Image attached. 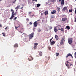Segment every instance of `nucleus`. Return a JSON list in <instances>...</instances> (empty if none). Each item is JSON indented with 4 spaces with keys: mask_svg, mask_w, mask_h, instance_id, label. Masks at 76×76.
Masks as SVG:
<instances>
[{
    "mask_svg": "<svg viewBox=\"0 0 76 76\" xmlns=\"http://www.w3.org/2000/svg\"><path fill=\"white\" fill-rule=\"evenodd\" d=\"M66 65L67 66V67H68L69 69H70L73 67V64L72 62H70L69 64V62L68 61H66Z\"/></svg>",
    "mask_w": 76,
    "mask_h": 76,
    "instance_id": "f257e3e1",
    "label": "nucleus"
},
{
    "mask_svg": "<svg viewBox=\"0 0 76 76\" xmlns=\"http://www.w3.org/2000/svg\"><path fill=\"white\" fill-rule=\"evenodd\" d=\"M34 34V33H32L28 35L29 38L30 39H31L33 38Z\"/></svg>",
    "mask_w": 76,
    "mask_h": 76,
    "instance_id": "f03ea898",
    "label": "nucleus"
},
{
    "mask_svg": "<svg viewBox=\"0 0 76 76\" xmlns=\"http://www.w3.org/2000/svg\"><path fill=\"white\" fill-rule=\"evenodd\" d=\"M68 42L70 44H72V38H69L68 39Z\"/></svg>",
    "mask_w": 76,
    "mask_h": 76,
    "instance_id": "7ed1b4c3",
    "label": "nucleus"
},
{
    "mask_svg": "<svg viewBox=\"0 0 76 76\" xmlns=\"http://www.w3.org/2000/svg\"><path fill=\"white\" fill-rule=\"evenodd\" d=\"M33 25L34 27H37L38 25V23H37V21L34 22L33 23Z\"/></svg>",
    "mask_w": 76,
    "mask_h": 76,
    "instance_id": "20e7f679",
    "label": "nucleus"
},
{
    "mask_svg": "<svg viewBox=\"0 0 76 76\" xmlns=\"http://www.w3.org/2000/svg\"><path fill=\"white\" fill-rule=\"evenodd\" d=\"M33 59V57L31 55H30L29 56V57L28 58V60L29 61H31Z\"/></svg>",
    "mask_w": 76,
    "mask_h": 76,
    "instance_id": "39448f33",
    "label": "nucleus"
},
{
    "mask_svg": "<svg viewBox=\"0 0 76 76\" xmlns=\"http://www.w3.org/2000/svg\"><path fill=\"white\" fill-rule=\"evenodd\" d=\"M12 13V16H12L13 17H14V15H15V13H14V11L13 10H11Z\"/></svg>",
    "mask_w": 76,
    "mask_h": 76,
    "instance_id": "423d86ee",
    "label": "nucleus"
},
{
    "mask_svg": "<svg viewBox=\"0 0 76 76\" xmlns=\"http://www.w3.org/2000/svg\"><path fill=\"white\" fill-rule=\"evenodd\" d=\"M38 45L37 43H35L34 44V46L33 48L34 49H36L37 48V46Z\"/></svg>",
    "mask_w": 76,
    "mask_h": 76,
    "instance_id": "0eeeda50",
    "label": "nucleus"
},
{
    "mask_svg": "<svg viewBox=\"0 0 76 76\" xmlns=\"http://www.w3.org/2000/svg\"><path fill=\"white\" fill-rule=\"evenodd\" d=\"M54 31L56 33L57 32V31H58V30L57 29V27H55L54 28Z\"/></svg>",
    "mask_w": 76,
    "mask_h": 76,
    "instance_id": "6e6552de",
    "label": "nucleus"
},
{
    "mask_svg": "<svg viewBox=\"0 0 76 76\" xmlns=\"http://www.w3.org/2000/svg\"><path fill=\"white\" fill-rule=\"evenodd\" d=\"M69 56H71V57H72V58H73V56H72V54L70 53L68 54L66 56V58H67V57H68Z\"/></svg>",
    "mask_w": 76,
    "mask_h": 76,
    "instance_id": "1a4fd4ad",
    "label": "nucleus"
},
{
    "mask_svg": "<svg viewBox=\"0 0 76 76\" xmlns=\"http://www.w3.org/2000/svg\"><path fill=\"white\" fill-rule=\"evenodd\" d=\"M64 4V0H62L61 2V5L62 6H63V5Z\"/></svg>",
    "mask_w": 76,
    "mask_h": 76,
    "instance_id": "9d476101",
    "label": "nucleus"
},
{
    "mask_svg": "<svg viewBox=\"0 0 76 76\" xmlns=\"http://www.w3.org/2000/svg\"><path fill=\"white\" fill-rule=\"evenodd\" d=\"M44 14L45 15H48V11H46L45 12H44Z\"/></svg>",
    "mask_w": 76,
    "mask_h": 76,
    "instance_id": "9b49d317",
    "label": "nucleus"
},
{
    "mask_svg": "<svg viewBox=\"0 0 76 76\" xmlns=\"http://www.w3.org/2000/svg\"><path fill=\"white\" fill-rule=\"evenodd\" d=\"M67 29L68 30H69L70 29V27L69 26H66L65 29Z\"/></svg>",
    "mask_w": 76,
    "mask_h": 76,
    "instance_id": "f8f14e48",
    "label": "nucleus"
},
{
    "mask_svg": "<svg viewBox=\"0 0 76 76\" xmlns=\"http://www.w3.org/2000/svg\"><path fill=\"white\" fill-rule=\"evenodd\" d=\"M67 10V7H65L63 8V11H65V10Z\"/></svg>",
    "mask_w": 76,
    "mask_h": 76,
    "instance_id": "ddd939ff",
    "label": "nucleus"
},
{
    "mask_svg": "<svg viewBox=\"0 0 76 76\" xmlns=\"http://www.w3.org/2000/svg\"><path fill=\"white\" fill-rule=\"evenodd\" d=\"M55 37L56 40H58V36H57V35H55Z\"/></svg>",
    "mask_w": 76,
    "mask_h": 76,
    "instance_id": "4468645a",
    "label": "nucleus"
},
{
    "mask_svg": "<svg viewBox=\"0 0 76 76\" xmlns=\"http://www.w3.org/2000/svg\"><path fill=\"white\" fill-rule=\"evenodd\" d=\"M56 13V10H53V11L51 13L52 14V15H54V14H55Z\"/></svg>",
    "mask_w": 76,
    "mask_h": 76,
    "instance_id": "2eb2a0df",
    "label": "nucleus"
},
{
    "mask_svg": "<svg viewBox=\"0 0 76 76\" xmlns=\"http://www.w3.org/2000/svg\"><path fill=\"white\" fill-rule=\"evenodd\" d=\"M61 40L63 41H65V37L64 36H63Z\"/></svg>",
    "mask_w": 76,
    "mask_h": 76,
    "instance_id": "dca6fc26",
    "label": "nucleus"
},
{
    "mask_svg": "<svg viewBox=\"0 0 76 76\" xmlns=\"http://www.w3.org/2000/svg\"><path fill=\"white\" fill-rule=\"evenodd\" d=\"M67 20V18H62V21H66Z\"/></svg>",
    "mask_w": 76,
    "mask_h": 76,
    "instance_id": "f3484780",
    "label": "nucleus"
},
{
    "mask_svg": "<svg viewBox=\"0 0 76 76\" xmlns=\"http://www.w3.org/2000/svg\"><path fill=\"white\" fill-rule=\"evenodd\" d=\"M55 44V42L53 40L51 42L50 44H51V45H53V44Z\"/></svg>",
    "mask_w": 76,
    "mask_h": 76,
    "instance_id": "a211bd4d",
    "label": "nucleus"
},
{
    "mask_svg": "<svg viewBox=\"0 0 76 76\" xmlns=\"http://www.w3.org/2000/svg\"><path fill=\"white\" fill-rule=\"evenodd\" d=\"M19 26H20V25L19 24H18V26H15V29H17L18 28V27H19Z\"/></svg>",
    "mask_w": 76,
    "mask_h": 76,
    "instance_id": "6ab92c4d",
    "label": "nucleus"
},
{
    "mask_svg": "<svg viewBox=\"0 0 76 76\" xmlns=\"http://www.w3.org/2000/svg\"><path fill=\"white\" fill-rule=\"evenodd\" d=\"M20 6V5H18L15 8V9H16L17 10H18Z\"/></svg>",
    "mask_w": 76,
    "mask_h": 76,
    "instance_id": "aec40b11",
    "label": "nucleus"
},
{
    "mask_svg": "<svg viewBox=\"0 0 76 76\" xmlns=\"http://www.w3.org/2000/svg\"><path fill=\"white\" fill-rule=\"evenodd\" d=\"M48 49H49L50 50H51V48L50 46H48Z\"/></svg>",
    "mask_w": 76,
    "mask_h": 76,
    "instance_id": "412c9836",
    "label": "nucleus"
},
{
    "mask_svg": "<svg viewBox=\"0 0 76 76\" xmlns=\"http://www.w3.org/2000/svg\"><path fill=\"white\" fill-rule=\"evenodd\" d=\"M58 30H60L62 31V32H63V28H59L58 29Z\"/></svg>",
    "mask_w": 76,
    "mask_h": 76,
    "instance_id": "4be33fe9",
    "label": "nucleus"
},
{
    "mask_svg": "<svg viewBox=\"0 0 76 76\" xmlns=\"http://www.w3.org/2000/svg\"><path fill=\"white\" fill-rule=\"evenodd\" d=\"M41 6V4H38L37 5V7H39Z\"/></svg>",
    "mask_w": 76,
    "mask_h": 76,
    "instance_id": "5701e85b",
    "label": "nucleus"
},
{
    "mask_svg": "<svg viewBox=\"0 0 76 76\" xmlns=\"http://www.w3.org/2000/svg\"><path fill=\"white\" fill-rule=\"evenodd\" d=\"M64 41V40H61V41L60 42V44H61V45H62V44H63V43Z\"/></svg>",
    "mask_w": 76,
    "mask_h": 76,
    "instance_id": "b1692460",
    "label": "nucleus"
},
{
    "mask_svg": "<svg viewBox=\"0 0 76 76\" xmlns=\"http://www.w3.org/2000/svg\"><path fill=\"white\" fill-rule=\"evenodd\" d=\"M18 44H15L14 47H18Z\"/></svg>",
    "mask_w": 76,
    "mask_h": 76,
    "instance_id": "393cba45",
    "label": "nucleus"
},
{
    "mask_svg": "<svg viewBox=\"0 0 76 76\" xmlns=\"http://www.w3.org/2000/svg\"><path fill=\"white\" fill-rule=\"evenodd\" d=\"M57 10H58V12H59V11H60V8H59V7H58L57 8Z\"/></svg>",
    "mask_w": 76,
    "mask_h": 76,
    "instance_id": "a878e982",
    "label": "nucleus"
},
{
    "mask_svg": "<svg viewBox=\"0 0 76 76\" xmlns=\"http://www.w3.org/2000/svg\"><path fill=\"white\" fill-rule=\"evenodd\" d=\"M41 28H39L38 29V32H41Z\"/></svg>",
    "mask_w": 76,
    "mask_h": 76,
    "instance_id": "bb28decb",
    "label": "nucleus"
},
{
    "mask_svg": "<svg viewBox=\"0 0 76 76\" xmlns=\"http://www.w3.org/2000/svg\"><path fill=\"white\" fill-rule=\"evenodd\" d=\"M2 34L4 37H5V36H6V34L4 33H2Z\"/></svg>",
    "mask_w": 76,
    "mask_h": 76,
    "instance_id": "cd10ccee",
    "label": "nucleus"
},
{
    "mask_svg": "<svg viewBox=\"0 0 76 76\" xmlns=\"http://www.w3.org/2000/svg\"><path fill=\"white\" fill-rule=\"evenodd\" d=\"M39 55H40V56H42V52H40L39 53Z\"/></svg>",
    "mask_w": 76,
    "mask_h": 76,
    "instance_id": "c85d7f7f",
    "label": "nucleus"
},
{
    "mask_svg": "<svg viewBox=\"0 0 76 76\" xmlns=\"http://www.w3.org/2000/svg\"><path fill=\"white\" fill-rule=\"evenodd\" d=\"M13 17L11 16V17L10 18V19L12 20V19H13Z\"/></svg>",
    "mask_w": 76,
    "mask_h": 76,
    "instance_id": "c756f323",
    "label": "nucleus"
},
{
    "mask_svg": "<svg viewBox=\"0 0 76 76\" xmlns=\"http://www.w3.org/2000/svg\"><path fill=\"white\" fill-rule=\"evenodd\" d=\"M74 57L75 58H76V52H75L74 53Z\"/></svg>",
    "mask_w": 76,
    "mask_h": 76,
    "instance_id": "7c9ffc66",
    "label": "nucleus"
},
{
    "mask_svg": "<svg viewBox=\"0 0 76 76\" xmlns=\"http://www.w3.org/2000/svg\"><path fill=\"white\" fill-rule=\"evenodd\" d=\"M5 29H9V27H7L5 28Z\"/></svg>",
    "mask_w": 76,
    "mask_h": 76,
    "instance_id": "2f4dec72",
    "label": "nucleus"
},
{
    "mask_svg": "<svg viewBox=\"0 0 76 76\" xmlns=\"http://www.w3.org/2000/svg\"><path fill=\"white\" fill-rule=\"evenodd\" d=\"M72 10H72V9L69 10V13H70V12H72Z\"/></svg>",
    "mask_w": 76,
    "mask_h": 76,
    "instance_id": "473e14b6",
    "label": "nucleus"
},
{
    "mask_svg": "<svg viewBox=\"0 0 76 76\" xmlns=\"http://www.w3.org/2000/svg\"><path fill=\"white\" fill-rule=\"evenodd\" d=\"M16 19H17V17H15L14 18V20H16Z\"/></svg>",
    "mask_w": 76,
    "mask_h": 76,
    "instance_id": "72a5a7b5",
    "label": "nucleus"
},
{
    "mask_svg": "<svg viewBox=\"0 0 76 76\" xmlns=\"http://www.w3.org/2000/svg\"><path fill=\"white\" fill-rule=\"evenodd\" d=\"M59 55V53H57L56 54V56H58Z\"/></svg>",
    "mask_w": 76,
    "mask_h": 76,
    "instance_id": "f704fd0d",
    "label": "nucleus"
},
{
    "mask_svg": "<svg viewBox=\"0 0 76 76\" xmlns=\"http://www.w3.org/2000/svg\"><path fill=\"white\" fill-rule=\"evenodd\" d=\"M26 20L27 21H29V20L28 18H26Z\"/></svg>",
    "mask_w": 76,
    "mask_h": 76,
    "instance_id": "c9c22d12",
    "label": "nucleus"
},
{
    "mask_svg": "<svg viewBox=\"0 0 76 76\" xmlns=\"http://www.w3.org/2000/svg\"><path fill=\"white\" fill-rule=\"evenodd\" d=\"M29 24H30V25H32V23L31 22H30L29 23Z\"/></svg>",
    "mask_w": 76,
    "mask_h": 76,
    "instance_id": "e433bc0d",
    "label": "nucleus"
},
{
    "mask_svg": "<svg viewBox=\"0 0 76 76\" xmlns=\"http://www.w3.org/2000/svg\"><path fill=\"white\" fill-rule=\"evenodd\" d=\"M52 39H53V38L50 39V42H51V41H52Z\"/></svg>",
    "mask_w": 76,
    "mask_h": 76,
    "instance_id": "4c0bfd02",
    "label": "nucleus"
},
{
    "mask_svg": "<svg viewBox=\"0 0 76 76\" xmlns=\"http://www.w3.org/2000/svg\"><path fill=\"white\" fill-rule=\"evenodd\" d=\"M76 22V18H75L74 20V22Z\"/></svg>",
    "mask_w": 76,
    "mask_h": 76,
    "instance_id": "58836bf2",
    "label": "nucleus"
},
{
    "mask_svg": "<svg viewBox=\"0 0 76 76\" xmlns=\"http://www.w3.org/2000/svg\"><path fill=\"white\" fill-rule=\"evenodd\" d=\"M49 3V1H48L46 3V4H48V3Z\"/></svg>",
    "mask_w": 76,
    "mask_h": 76,
    "instance_id": "ea45409f",
    "label": "nucleus"
},
{
    "mask_svg": "<svg viewBox=\"0 0 76 76\" xmlns=\"http://www.w3.org/2000/svg\"><path fill=\"white\" fill-rule=\"evenodd\" d=\"M0 27H1V28L2 27V25H1V24H0Z\"/></svg>",
    "mask_w": 76,
    "mask_h": 76,
    "instance_id": "a19ab883",
    "label": "nucleus"
},
{
    "mask_svg": "<svg viewBox=\"0 0 76 76\" xmlns=\"http://www.w3.org/2000/svg\"><path fill=\"white\" fill-rule=\"evenodd\" d=\"M23 35H26V34H25V33H23Z\"/></svg>",
    "mask_w": 76,
    "mask_h": 76,
    "instance_id": "79ce46f5",
    "label": "nucleus"
},
{
    "mask_svg": "<svg viewBox=\"0 0 76 76\" xmlns=\"http://www.w3.org/2000/svg\"><path fill=\"white\" fill-rule=\"evenodd\" d=\"M50 29H51L52 28V27H50Z\"/></svg>",
    "mask_w": 76,
    "mask_h": 76,
    "instance_id": "37998d69",
    "label": "nucleus"
},
{
    "mask_svg": "<svg viewBox=\"0 0 76 76\" xmlns=\"http://www.w3.org/2000/svg\"><path fill=\"white\" fill-rule=\"evenodd\" d=\"M31 13H32V12H29V14H31Z\"/></svg>",
    "mask_w": 76,
    "mask_h": 76,
    "instance_id": "c03bdc74",
    "label": "nucleus"
},
{
    "mask_svg": "<svg viewBox=\"0 0 76 76\" xmlns=\"http://www.w3.org/2000/svg\"><path fill=\"white\" fill-rule=\"evenodd\" d=\"M22 6H24V5L23 4H21Z\"/></svg>",
    "mask_w": 76,
    "mask_h": 76,
    "instance_id": "a18cd8bd",
    "label": "nucleus"
},
{
    "mask_svg": "<svg viewBox=\"0 0 76 76\" xmlns=\"http://www.w3.org/2000/svg\"><path fill=\"white\" fill-rule=\"evenodd\" d=\"M51 18H54V16H52Z\"/></svg>",
    "mask_w": 76,
    "mask_h": 76,
    "instance_id": "49530a36",
    "label": "nucleus"
},
{
    "mask_svg": "<svg viewBox=\"0 0 76 76\" xmlns=\"http://www.w3.org/2000/svg\"><path fill=\"white\" fill-rule=\"evenodd\" d=\"M15 2H16V0L15 1H14V2H13V3H15Z\"/></svg>",
    "mask_w": 76,
    "mask_h": 76,
    "instance_id": "de8ad7c7",
    "label": "nucleus"
},
{
    "mask_svg": "<svg viewBox=\"0 0 76 76\" xmlns=\"http://www.w3.org/2000/svg\"><path fill=\"white\" fill-rule=\"evenodd\" d=\"M23 7H21V8L20 9H22V8H23Z\"/></svg>",
    "mask_w": 76,
    "mask_h": 76,
    "instance_id": "09e8293b",
    "label": "nucleus"
},
{
    "mask_svg": "<svg viewBox=\"0 0 76 76\" xmlns=\"http://www.w3.org/2000/svg\"><path fill=\"white\" fill-rule=\"evenodd\" d=\"M59 26H60V27H61V26L60 25H59Z\"/></svg>",
    "mask_w": 76,
    "mask_h": 76,
    "instance_id": "8fccbe9b",
    "label": "nucleus"
},
{
    "mask_svg": "<svg viewBox=\"0 0 76 76\" xmlns=\"http://www.w3.org/2000/svg\"><path fill=\"white\" fill-rule=\"evenodd\" d=\"M59 2H60V1H61V0H59Z\"/></svg>",
    "mask_w": 76,
    "mask_h": 76,
    "instance_id": "3c124183",
    "label": "nucleus"
},
{
    "mask_svg": "<svg viewBox=\"0 0 76 76\" xmlns=\"http://www.w3.org/2000/svg\"><path fill=\"white\" fill-rule=\"evenodd\" d=\"M42 15H43V14H42V13L41 14V15L42 16Z\"/></svg>",
    "mask_w": 76,
    "mask_h": 76,
    "instance_id": "603ef678",
    "label": "nucleus"
},
{
    "mask_svg": "<svg viewBox=\"0 0 76 76\" xmlns=\"http://www.w3.org/2000/svg\"><path fill=\"white\" fill-rule=\"evenodd\" d=\"M35 0H32V1H34Z\"/></svg>",
    "mask_w": 76,
    "mask_h": 76,
    "instance_id": "864d4df0",
    "label": "nucleus"
},
{
    "mask_svg": "<svg viewBox=\"0 0 76 76\" xmlns=\"http://www.w3.org/2000/svg\"><path fill=\"white\" fill-rule=\"evenodd\" d=\"M35 1H36V2H37V0H35Z\"/></svg>",
    "mask_w": 76,
    "mask_h": 76,
    "instance_id": "5fc2aeb1",
    "label": "nucleus"
},
{
    "mask_svg": "<svg viewBox=\"0 0 76 76\" xmlns=\"http://www.w3.org/2000/svg\"><path fill=\"white\" fill-rule=\"evenodd\" d=\"M39 21H40V20H37V22H39Z\"/></svg>",
    "mask_w": 76,
    "mask_h": 76,
    "instance_id": "6e6d98bb",
    "label": "nucleus"
},
{
    "mask_svg": "<svg viewBox=\"0 0 76 76\" xmlns=\"http://www.w3.org/2000/svg\"><path fill=\"white\" fill-rule=\"evenodd\" d=\"M57 26V27L59 26V25H58V26Z\"/></svg>",
    "mask_w": 76,
    "mask_h": 76,
    "instance_id": "4d7b16f0",
    "label": "nucleus"
},
{
    "mask_svg": "<svg viewBox=\"0 0 76 76\" xmlns=\"http://www.w3.org/2000/svg\"><path fill=\"white\" fill-rule=\"evenodd\" d=\"M2 0H0V1H2Z\"/></svg>",
    "mask_w": 76,
    "mask_h": 76,
    "instance_id": "13d9d810",
    "label": "nucleus"
},
{
    "mask_svg": "<svg viewBox=\"0 0 76 76\" xmlns=\"http://www.w3.org/2000/svg\"><path fill=\"white\" fill-rule=\"evenodd\" d=\"M62 16H64V15H62Z\"/></svg>",
    "mask_w": 76,
    "mask_h": 76,
    "instance_id": "bf43d9fd",
    "label": "nucleus"
},
{
    "mask_svg": "<svg viewBox=\"0 0 76 76\" xmlns=\"http://www.w3.org/2000/svg\"><path fill=\"white\" fill-rule=\"evenodd\" d=\"M20 32H21V31H20Z\"/></svg>",
    "mask_w": 76,
    "mask_h": 76,
    "instance_id": "052dcab7",
    "label": "nucleus"
},
{
    "mask_svg": "<svg viewBox=\"0 0 76 76\" xmlns=\"http://www.w3.org/2000/svg\"><path fill=\"white\" fill-rule=\"evenodd\" d=\"M75 0V1H76V0Z\"/></svg>",
    "mask_w": 76,
    "mask_h": 76,
    "instance_id": "680f3d73",
    "label": "nucleus"
}]
</instances>
